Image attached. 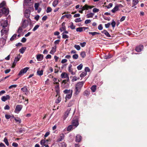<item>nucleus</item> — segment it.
<instances>
[{
    "mask_svg": "<svg viewBox=\"0 0 147 147\" xmlns=\"http://www.w3.org/2000/svg\"><path fill=\"white\" fill-rule=\"evenodd\" d=\"M12 145L13 146L15 147H18V144L16 143L13 142V143L12 144Z\"/></svg>",
    "mask_w": 147,
    "mask_h": 147,
    "instance_id": "nucleus-63",
    "label": "nucleus"
},
{
    "mask_svg": "<svg viewBox=\"0 0 147 147\" xmlns=\"http://www.w3.org/2000/svg\"><path fill=\"white\" fill-rule=\"evenodd\" d=\"M143 49V46L141 45L136 47V50L137 52H140Z\"/></svg>",
    "mask_w": 147,
    "mask_h": 147,
    "instance_id": "nucleus-15",
    "label": "nucleus"
},
{
    "mask_svg": "<svg viewBox=\"0 0 147 147\" xmlns=\"http://www.w3.org/2000/svg\"><path fill=\"white\" fill-rule=\"evenodd\" d=\"M80 45L82 47H84L85 46L86 42H84L82 43H80Z\"/></svg>",
    "mask_w": 147,
    "mask_h": 147,
    "instance_id": "nucleus-62",
    "label": "nucleus"
},
{
    "mask_svg": "<svg viewBox=\"0 0 147 147\" xmlns=\"http://www.w3.org/2000/svg\"><path fill=\"white\" fill-rule=\"evenodd\" d=\"M94 7L93 6H89L87 4L85 5L84 6L82 7L81 8V10L83 11L86 9L88 10L89 9H91Z\"/></svg>",
    "mask_w": 147,
    "mask_h": 147,
    "instance_id": "nucleus-11",
    "label": "nucleus"
},
{
    "mask_svg": "<svg viewBox=\"0 0 147 147\" xmlns=\"http://www.w3.org/2000/svg\"><path fill=\"white\" fill-rule=\"evenodd\" d=\"M58 96L57 99L55 100V102L57 103H58L60 102L61 100V98L59 96V95Z\"/></svg>",
    "mask_w": 147,
    "mask_h": 147,
    "instance_id": "nucleus-36",
    "label": "nucleus"
},
{
    "mask_svg": "<svg viewBox=\"0 0 147 147\" xmlns=\"http://www.w3.org/2000/svg\"><path fill=\"white\" fill-rule=\"evenodd\" d=\"M111 24L112 25V26L113 28H114L115 27V24H116V23L115 22V21H114V20H113L112 21V22L111 23Z\"/></svg>",
    "mask_w": 147,
    "mask_h": 147,
    "instance_id": "nucleus-52",
    "label": "nucleus"
},
{
    "mask_svg": "<svg viewBox=\"0 0 147 147\" xmlns=\"http://www.w3.org/2000/svg\"><path fill=\"white\" fill-rule=\"evenodd\" d=\"M99 11V9L96 8H94L93 9V11L94 13L97 12Z\"/></svg>",
    "mask_w": 147,
    "mask_h": 147,
    "instance_id": "nucleus-61",
    "label": "nucleus"
},
{
    "mask_svg": "<svg viewBox=\"0 0 147 147\" xmlns=\"http://www.w3.org/2000/svg\"><path fill=\"white\" fill-rule=\"evenodd\" d=\"M76 31L78 32H82L83 31L82 27H79L76 29Z\"/></svg>",
    "mask_w": 147,
    "mask_h": 147,
    "instance_id": "nucleus-43",
    "label": "nucleus"
},
{
    "mask_svg": "<svg viewBox=\"0 0 147 147\" xmlns=\"http://www.w3.org/2000/svg\"><path fill=\"white\" fill-rule=\"evenodd\" d=\"M64 137L65 135L63 134H60L57 140V142H60L61 141L64 139Z\"/></svg>",
    "mask_w": 147,
    "mask_h": 147,
    "instance_id": "nucleus-16",
    "label": "nucleus"
},
{
    "mask_svg": "<svg viewBox=\"0 0 147 147\" xmlns=\"http://www.w3.org/2000/svg\"><path fill=\"white\" fill-rule=\"evenodd\" d=\"M96 87L95 85H94L92 86L91 88V89L92 92H95L96 90Z\"/></svg>",
    "mask_w": 147,
    "mask_h": 147,
    "instance_id": "nucleus-32",
    "label": "nucleus"
},
{
    "mask_svg": "<svg viewBox=\"0 0 147 147\" xmlns=\"http://www.w3.org/2000/svg\"><path fill=\"white\" fill-rule=\"evenodd\" d=\"M22 106L21 105H18L16 107L15 112L16 113H19L22 109Z\"/></svg>",
    "mask_w": 147,
    "mask_h": 147,
    "instance_id": "nucleus-13",
    "label": "nucleus"
},
{
    "mask_svg": "<svg viewBox=\"0 0 147 147\" xmlns=\"http://www.w3.org/2000/svg\"><path fill=\"white\" fill-rule=\"evenodd\" d=\"M68 81L65 80H63L62 82L61 86L63 88H67L69 86V84Z\"/></svg>",
    "mask_w": 147,
    "mask_h": 147,
    "instance_id": "nucleus-5",
    "label": "nucleus"
},
{
    "mask_svg": "<svg viewBox=\"0 0 147 147\" xmlns=\"http://www.w3.org/2000/svg\"><path fill=\"white\" fill-rule=\"evenodd\" d=\"M21 56H22L20 54H19L17 57L15 58L14 61L17 62L19 61Z\"/></svg>",
    "mask_w": 147,
    "mask_h": 147,
    "instance_id": "nucleus-28",
    "label": "nucleus"
},
{
    "mask_svg": "<svg viewBox=\"0 0 147 147\" xmlns=\"http://www.w3.org/2000/svg\"><path fill=\"white\" fill-rule=\"evenodd\" d=\"M72 124L73 126L76 127L79 124L78 121L77 120H73L72 121Z\"/></svg>",
    "mask_w": 147,
    "mask_h": 147,
    "instance_id": "nucleus-19",
    "label": "nucleus"
},
{
    "mask_svg": "<svg viewBox=\"0 0 147 147\" xmlns=\"http://www.w3.org/2000/svg\"><path fill=\"white\" fill-rule=\"evenodd\" d=\"M71 110V109L70 108L67 109V110L65 112L64 115L63 117V120H65L66 118L68 117Z\"/></svg>",
    "mask_w": 147,
    "mask_h": 147,
    "instance_id": "nucleus-10",
    "label": "nucleus"
},
{
    "mask_svg": "<svg viewBox=\"0 0 147 147\" xmlns=\"http://www.w3.org/2000/svg\"><path fill=\"white\" fill-rule=\"evenodd\" d=\"M56 45H55L54 47H52V49L50 52V53L51 54L53 55L56 51Z\"/></svg>",
    "mask_w": 147,
    "mask_h": 147,
    "instance_id": "nucleus-21",
    "label": "nucleus"
},
{
    "mask_svg": "<svg viewBox=\"0 0 147 147\" xmlns=\"http://www.w3.org/2000/svg\"><path fill=\"white\" fill-rule=\"evenodd\" d=\"M1 25L3 28L1 30V35H3L6 34L9 31V25L7 20L2 21Z\"/></svg>",
    "mask_w": 147,
    "mask_h": 147,
    "instance_id": "nucleus-1",
    "label": "nucleus"
},
{
    "mask_svg": "<svg viewBox=\"0 0 147 147\" xmlns=\"http://www.w3.org/2000/svg\"><path fill=\"white\" fill-rule=\"evenodd\" d=\"M113 5V4L112 3H110L108 5L106 6V7L108 9H109Z\"/></svg>",
    "mask_w": 147,
    "mask_h": 147,
    "instance_id": "nucleus-55",
    "label": "nucleus"
},
{
    "mask_svg": "<svg viewBox=\"0 0 147 147\" xmlns=\"http://www.w3.org/2000/svg\"><path fill=\"white\" fill-rule=\"evenodd\" d=\"M39 27V25H36L33 29V31H36Z\"/></svg>",
    "mask_w": 147,
    "mask_h": 147,
    "instance_id": "nucleus-50",
    "label": "nucleus"
},
{
    "mask_svg": "<svg viewBox=\"0 0 147 147\" xmlns=\"http://www.w3.org/2000/svg\"><path fill=\"white\" fill-rule=\"evenodd\" d=\"M30 9H26L25 10L24 13V16L25 17L28 18L30 16Z\"/></svg>",
    "mask_w": 147,
    "mask_h": 147,
    "instance_id": "nucleus-14",
    "label": "nucleus"
},
{
    "mask_svg": "<svg viewBox=\"0 0 147 147\" xmlns=\"http://www.w3.org/2000/svg\"><path fill=\"white\" fill-rule=\"evenodd\" d=\"M94 15V14L92 13H90L89 14H88L86 15V17L87 18H92L93 16Z\"/></svg>",
    "mask_w": 147,
    "mask_h": 147,
    "instance_id": "nucleus-30",
    "label": "nucleus"
},
{
    "mask_svg": "<svg viewBox=\"0 0 147 147\" xmlns=\"http://www.w3.org/2000/svg\"><path fill=\"white\" fill-rule=\"evenodd\" d=\"M83 67V65L81 64L78 66L77 67V68L78 70H80L82 69Z\"/></svg>",
    "mask_w": 147,
    "mask_h": 147,
    "instance_id": "nucleus-45",
    "label": "nucleus"
},
{
    "mask_svg": "<svg viewBox=\"0 0 147 147\" xmlns=\"http://www.w3.org/2000/svg\"><path fill=\"white\" fill-rule=\"evenodd\" d=\"M62 38L64 39L67 38H69V36L66 34H62Z\"/></svg>",
    "mask_w": 147,
    "mask_h": 147,
    "instance_id": "nucleus-53",
    "label": "nucleus"
},
{
    "mask_svg": "<svg viewBox=\"0 0 147 147\" xmlns=\"http://www.w3.org/2000/svg\"><path fill=\"white\" fill-rule=\"evenodd\" d=\"M72 92V90H65L63 91L64 93L66 94L65 97L66 100L69 99L71 97Z\"/></svg>",
    "mask_w": 147,
    "mask_h": 147,
    "instance_id": "nucleus-3",
    "label": "nucleus"
},
{
    "mask_svg": "<svg viewBox=\"0 0 147 147\" xmlns=\"http://www.w3.org/2000/svg\"><path fill=\"white\" fill-rule=\"evenodd\" d=\"M138 0H133L132 7H134L138 3Z\"/></svg>",
    "mask_w": 147,
    "mask_h": 147,
    "instance_id": "nucleus-26",
    "label": "nucleus"
},
{
    "mask_svg": "<svg viewBox=\"0 0 147 147\" xmlns=\"http://www.w3.org/2000/svg\"><path fill=\"white\" fill-rule=\"evenodd\" d=\"M81 140V137L80 135L78 134L76 136V141L77 142H80Z\"/></svg>",
    "mask_w": 147,
    "mask_h": 147,
    "instance_id": "nucleus-22",
    "label": "nucleus"
},
{
    "mask_svg": "<svg viewBox=\"0 0 147 147\" xmlns=\"http://www.w3.org/2000/svg\"><path fill=\"white\" fill-rule=\"evenodd\" d=\"M73 126L72 125L69 126L67 128V131H69L72 130L73 128Z\"/></svg>",
    "mask_w": 147,
    "mask_h": 147,
    "instance_id": "nucleus-40",
    "label": "nucleus"
},
{
    "mask_svg": "<svg viewBox=\"0 0 147 147\" xmlns=\"http://www.w3.org/2000/svg\"><path fill=\"white\" fill-rule=\"evenodd\" d=\"M28 67H26L23 69H22L18 74V75L20 76H22L24 74L26 73L29 69Z\"/></svg>",
    "mask_w": 147,
    "mask_h": 147,
    "instance_id": "nucleus-7",
    "label": "nucleus"
},
{
    "mask_svg": "<svg viewBox=\"0 0 147 147\" xmlns=\"http://www.w3.org/2000/svg\"><path fill=\"white\" fill-rule=\"evenodd\" d=\"M87 73L86 71H84L82 72L80 74V76L81 77H83L86 75Z\"/></svg>",
    "mask_w": 147,
    "mask_h": 147,
    "instance_id": "nucleus-41",
    "label": "nucleus"
},
{
    "mask_svg": "<svg viewBox=\"0 0 147 147\" xmlns=\"http://www.w3.org/2000/svg\"><path fill=\"white\" fill-rule=\"evenodd\" d=\"M75 21L76 22H78L82 21V20L80 18H78L76 19Z\"/></svg>",
    "mask_w": 147,
    "mask_h": 147,
    "instance_id": "nucleus-57",
    "label": "nucleus"
},
{
    "mask_svg": "<svg viewBox=\"0 0 147 147\" xmlns=\"http://www.w3.org/2000/svg\"><path fill=\"white\" fill-rule=\"evenodd\" d=\"M5 117L7 119H9L11 117V116L10 115L6 114L5 115Z\"/></svg>",
    "mask_w": 147,
    "mask_h": 147,
    "instance_id": "nucleus-64",
    "label": "nucleus"
},
{
    "mask_svg": "<svg viewBox=\"0 0 147 147\" xmlns=\"http://www.w3.org/2000/svg\"><path fill=\"white\" fill-rule=\"evenodd\" d=\"M84 83V81H82L78 83L76 86L75 92L76 93L78 94L80 92L81 88Z\"/></svg>",
    "mask_w": 147,
    "mask_h": 147,
    "instance_id": "nucleus-2",
    "label": "nucleus"
},
{
    "mask_svg": "<svg viewBox=\"0 0 147 147\" xmlns=\"http://www.w3.org/2000/svg\"><path fill=\"white\" fill-rule=\"evenodd\" d=\"M3 141L7 146H8L9 145V143L8 141V140L6 137L4 138Z\"/></svg>",
    "mask_w": 147,
    "mask_h": 147,
    "instance_id": "nucleus-37",
    "label": "nucleus"
},
{
    "mask_svg": "<svg viewBox=\"0 0 147 147\" xmlns=\"http://www.w3.org/2000/svg\"><path fill=\"white\" fill-rule=\"evenodd\" d=\"M74 47L78 50H79L80 49V47L79 45H74Z\"/></svg>",
    "mask_w": 147,
    "mask_h": 147,
    "instance_id": "nucleus-51",
    "label": "nucleus"
},
{
    "mask_svg": "<svg viewBox=\"0 0 147 147\" xmlns=\"http://www.w3.org/2000/svg\"><path fill=\"white\" fill-rule=\"evenodd\" d=\"M9 13V11L8 9L5 7H3L0 9V17H1L3 14L7 15Z\"/></svg>",
    "mask_w": 147,
    "mask_h": 147,
    "instance_id": "nucleus-4",
    "label": "nucleus"
},
{
    "mask_svg": "<svg viewBox=\"0 0 147 147\" xmlns=\"http://www.w3.org/2000/svg\"><path fill=\"white\" fill-rule=\"evenodd\" d=\"M80 55L82 58H84L86 56V54L84 51H82L80 53Z\"/></svg>",
    "mask_w": 147,
    "mask_h": 147,
    "instance_id": "nucleus-39",
    "label": "nucleus"
},
{
    "mask_svg": "<svg viewBox=\"0 0 147 147\" xmlns=\"http://www.w3.org/2000/svg\"><path fill=\"white\" fill-rule=\"evenodd\" d=\"M59 88H55V90L56 91V92L57 93V95L56 96V97H57L58 95H59L60 94V92H59Z\"/></svg>",
    "mask_w": 147,
    "mask_h": 147,
    "instance_id": "nucleus-35",
    "label": "nucleus"
},
{
    "mask_svg": "<svg viewBox=\"0 0 147 147\" xmlns=\"http://www.w3.org/2000/svg\"><path fill=\"white\" fill-rule=\"evenodd\" d=\"M52 11V9L50 7H47V10H46V12L47 13H48L49 12H51Z\"/></svg>",
    "mask_w": 147,
    "mask_h": 147,
    "instance_id": "nucleus-46",
    "label": "nucleus"
},
{
    "mask_svg": "<svg viewBox=\"0 0 147 147\" xmlns=\"http://www.w3.org/2000/svg\"><path fill=\"white\" fill-rule=\"evenodd\" d=\"M36 59L38 61H41L43 59V55L39 54L36 55Z\"/></svg>",
    "mask_w": 147,
    "mask_h": 147,
    "instance_id": "nucleus-18",
    "label": "nucleus"
},
{
    "mask_svg": "<svg viewBox=\"0 0 147 147\" xmlns=\"http://www.w3.org/2000/svg\"><path fill=\"white\" fill-rule=\"evenodd\" d=\"M98 29L99 30H101L103 29V27L101 24H99L98 26Z\"/></svg>",
    "mask_w": 147,
    "mask_h": 147,
    "instance_id": "nucleus-60",
    "label": "nucleus"
},
{
    "mask_svg": "<svg viewBox=\"0 0 147 147\" xmlns=\"http://www.w3.org/2000/svg\"><path fill=\"white\" fill-rule=\"evenodd\" d=\"M16 36L17 35L16 34H14L10 38V40L12 41L14 40L16 38Z\"/></svg>",
    "mask_w": 147,
    "mask_h": 147,
    "instance_id": "nucleus-49",
    "label": "nucleus"
},
{
    "mask_svg": "<svg viewBox=\"0 0 147 147\" xmlns=\"http://www.w3.org/2000/svg\"><path fill=\"white\" fill-rule=\"evenodd\" d=\"M31 1V0H24V3L26 5H27V4L29 3Z\"/></svg>",
    "mask_w": 147,
    "mask_h": 147,
    "instance_id": "nucleus-59",
    "label": "nucleus"
},
{
    "mask_svg": "<svg viewBox=\"0 0 147 147\" xmlns=\"http://www.w3.org/2000/svg\"><path fill=\"white\" fill-rule=\"evenodd\" d=\"M28 67H26L23 69H22L18 74V75L20 76H22L24 74L26 73L29 69Z\"/></svg>",
    "mask_w": 147,
    "mask_h": 147,
    "instance_id": "nucleus-8",
    "label": "nucleus"
},
{
    "mask_svg": "<svg viewBox=\"0 0 147 147\" xmlns=\"http://www.w3.org/2000/svg\"><path fill=\"white\" fill-rule=\"evenodd\" d=\"M89 34H90L92 35L93 36H94L96 34H100V33H99L97 32H89Z\"/></svg>",
    "mask_w": 147,
    "mask_h": 147,
    "instance_id": "nucleus-38",
    "label": "nucleus"
},
{
    "mask_svg": "<svg viewBox=\"0 0 147 147\" xmlns=\"http://www.w3.org/2000/svg\"><path fill=\"white\" fill-rule=\"evenodd\" d=\"M17 86V85H13L10 86L9 87V89H11L13 88H15Z\"/></svg>",
    "mask_w": 147,
    "mask_h": 147,
    "instance_id": "nucleus-56",
    "label": "nucleus"
},
{
    "mask_svg": "<svg viewBox=\"0 0 147 147\" xmlns=\"http://www.w3.org/2000/svg\"><path fill=\"white\" fill-rule=\"evenodd\" d=\"M61 76L62 78H67L66 80H67V81H69V77L68 76V74L66 73L65 72L62 73L61 74Z\"/></svg>",
    "mask_w": 147,
    "mask_h": 147,
    "instance_id": "nucleus-12",
    "label": "nucleus"
},
{
    "mask_svg": "<svg viewBox=\"0 0 147 147\" xmlns=\"http://www.w3.org/2000/svg\"><path fill=\"white\" fill-rule=\"evenodd\" d=\"M45 141L44 140H41L40 142V144L41 145H42L43 146H45Z\"/></svg>",
    "mask_w": 147,
    "mask_h": 147,
    "instance_id": "nucleus-47",
    "label": "nucleus"
},
{
    "mask_svg": "<svg viewBox=\"0 0 147 147\" xmlns=\"http://www.w3.org/2000/svg\"><path fill=\"white\" fill-rule=\"evenodd\" d=\"M21 90L22 91H23L24 92H26L27 90V88H26V86H24L23 88H21Z\"/></svg>",
    "mask_w": 147,
    "mask_h": 147,
    "instance_id": "nucleus-44",
    "label": "nucleus"
},
{
    "mask_svg": "<svg viewBox=\"0 0 147 147\" xmlns=\"http://www.w3.org/2000/svg\"><path fill=\"white\" fill-rule=\"evenodd\" d=\"M72 57L74 59H76L78 57V55L77 54H75L72 56Z\"/></svg>",
    "mask_w": 147,
    "mask_h": 147,
    "instance_id": "nucleus-42",
    "label": "nucleus"
},
{
    "mask_svg": "<svg viewBox=\"0 0 147 147\" xmlns=\"http://www.w3.org/2000/svg\"><path fill=\"white\" fill-rule=\"evenodd\" d=\"M58 0H55L53 2V6L54 7H55L56 5L58 4Z\"/></svg>",
    "mask_w": 147,
    "mask_h": 147,
    "instance_id": "nucleus-31",
    "label": "nucleus"
},
{
    "mask_svg": "<svg viewBox=\"0 0 147 147\" xmlns=\"http://www.w3.org/2000/svg\"><path fill=\"white\" fill-rule=\"evenodd\" d=\"M39 4L38 3H35L34 4V7L35 10H37L38 9V8Z\"/></svg>",
    "mask_w": 147,
    "mask_h": 147,
    "instance_id": "nucleus-34",
    "label": "nucleus"
},
{
    "mask_svg": "<svg viewBox=\"0 0 147 147\" xmlns=\"http://www.w3.org/2000/svg\"><path fill=\"white\" fill-rule=\"evenodd\" d=\"M26 49V47H22L19 50V51L21 53L23 54Z\"/></svg>",
    "mask_w": 147,
    "mask_h": 147,
    "instance_id": "nucleus-27",
    "label": "nucleus"
},
{
    "mask_svg": "<svg viewBox=\"0 0 147 147\" xmlns=\"http://www.w3.org/2000/svg\"><path fill=\"white\" fill-rule=\"evenodd\" d=\"M65 24V23L64 22L62 23V27L59 29V30L61 32H62L66 30V28Z\"/></svg>",
    "mask_w": 147,
    "mask_h": 147,
    "instance_id": "nucleus-24",
    "label": "nucleus"
},
{
    "mask_svg": "<svg viewBox=\"0 0 147 147\" xmlns=\"http://www.w3.org/2000/svg\"><path fill=\"white\" fill-rule=\"evenodd\" d=\"M43 71L42 70H38L37 72V74L40 76L42 75L43 74Z\"/></svg>",
    "mask_w": 147,
    "mask_h": 147,
    "instance_id": "nucleus-29",
    "label": "nucleus"
},
{
    "mask_svg": "<svg viewBox=\"0 0 147 147\" xmlns=\"http://www.w3.org/2000/svg\"><path fill=\"white\" fill-rule=\"evenodd\" d=\"M28 67H26L23 69H22L18 74V75L20 76H22L24 74L26 73L29 69Z\"/></svg>",
    "mask_w": 147,
    "mask_h": 147,
    "instance_id": "nucleus-6",
    "label": "nucleus"
},
{
    "mask_svg": "<svg viewBox=\"0 0 147 147\" xmlns=\"http://www.w3.org/2000/svg\"><path fill=\"white\" fill-rule=\"evenodd\" d=\"M23 29L22 26L21 27H20L18 31V33H21L22 32Z\"/></svg>",
    "mask_w": 147,
    "mask_h": 147,
    "instance_id": "nucleus-48",
    "label": "nucleus"
},
{
    "mask_svg": "<svg viewBox=\"0 0 147 147\" xmlns=\"http://www.w3.org/2000/svg\"><path fill=\"white\" fill-rule=\"evenodd\" d=\"M28 24V22L27 20H24L23 22L22 27L23 28H25Z\"/></svg>",
    "mask_w": 147,
    "mask_h": 147,
    "instance_id": "nucleus-20",
    "label": "nucleus"
},
{
    "mask_svg": "<svg viewBox=\"0 0 147 147\" xmlns=\"http://www.w3.org/2000/svg\"><path fill=\"white\" fill-rule=\"evenodd\" d=\"M28 67H26L23 69H22L18 74V75L20 76H22L24 74L26 73L29 69Z\"/></svg>",
    "mask_w": 147,
    "mask_h": 147,
    "instance_id": "nucleus-9",
    "label": "nucleus"
},
{
    "mask_svg": "<svg viewBox=\"0 0 147 147\" xmlns=\"http://www.w3.org/2000/svg\"><path fill=\"white\" fill-rule=\"evenodd\" d=\"M5 2L3 1L0 4V8L3 7L5 5Z\"/></svg>",
    "mask_w": 147,
    "mask_h": 147,
    "instance_id": "nucleus-58",
    "label": "nucleus"
},
{
    "mask_svg": "<svg viewBox=\"0 0 147 147\" xmlns=\"http://www.w3.org/2000/svg\"><path fill=\"white\" fill-rule=\"evenodd\" d=\"M10 98V96L8 95H6V96H3L1 98V100L5 102L7 100L9 99Z\"/></svg>",
    "mask_w": 147,
    "mask_h": 147,
    "instance_id": "nucleus-17",
    "label": "nucleus"
},
{
    "mask_svg": "<svg viewBox=\"0 0 147 147\" xmlns=\"http://www.w3.org/2000/svg\"><path fill=\"white\" fill-rule=\"evenodd\" d=\"M102 33L104 34L107 37H110L111 35L109 34V33L106 30H104L103 31H101Z\"/></svg>",
    "mask_w": 147,
    "mask_h": 147,
    "instance_id": "nucleus-23",
    "label": "nucleus"
},
{
    "mask_svg": "<svg viewBox=\"0 0 147 147\" xmlns=\"http://www.w3.org/2000/svg\"><path fill=\"white\" fill-rule=\"evenodd\" d=\"M70 27L72 29H75V26L74 25L73 23L72 22L70 26Z\"/></svg>",
    "mask_w": 147,
    "mask_h": 147,
    "instance_id": "nucleus-54",
    "label": "nucleus"
},
{
    "mask_svg": "<svg viewBox=\"0 0 147 147\" xmlns=\"http://www.w3.org/2000/svg\"><path fill=\"white\" fill-rule=\"evenodd\" d=\"M119 6L117 5L115 7L111 10V11L112 13H115L116 11H117L119 10Z\"/></svg>",
    "mask_w": 147,
    "mask_h": 147,
    "instance_id": "nucleus-25",
    "label": "nucleus"
},
{
    "mask_svg": "<svg viewBox=\"0 0 147 147\" xmlns=\"http://www.w3.org/2000/svg\"><path fill=\"white\" fill-rule=\"evenodd\" d=\"M14 119L17 123H21V120L20 118L18 117H14Z\"/></svg>",
    "mask_w": 147,
    "mask_h": 147,
    "instance_id": "nucleus-33",
    "label": "nucleus"
}]
</instances>
